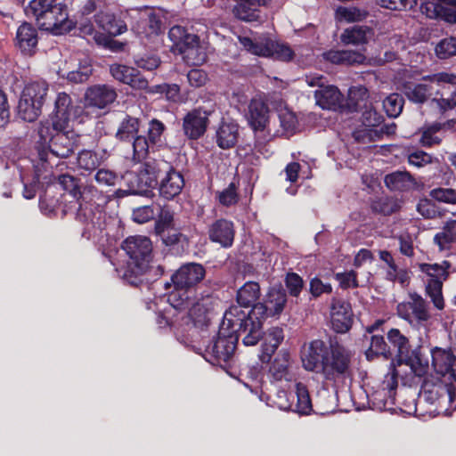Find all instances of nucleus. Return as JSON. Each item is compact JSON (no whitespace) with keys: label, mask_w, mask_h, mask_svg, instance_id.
Listing matches in <instances>:
<instances>
[{"label":"nucleus","mask_w":456,"mask_h":456,"mask_svg":"<svg viewBox=\"0 0 456 456\" xmlns=\"http://www.w3.org/2000/svg\"><path fill=\"white\" fill-rule=\"evenodd\" d=\"M245 317L246 312L239 306H230L225 311L217 338L206 347L208 361L221 364L232 357L239 337L250 331Z\"/></svg>","instance_id":"f257e3e1"},{"label":"nucleus","mask_w":456,"mask_h":456,"mask_svg":"<svg viewBox=\"0 0 456 456\" xmlns=\"http://www.w3.org/2000/svg\"><path fill=\"white\" fill-rule=\"evenodd\" d=\"M25 12L36 20L41 29L54 35L67 33L73 28L67 6L56 3V0H32L25 8Z\"/></svg>","instance_id":"f03ea898"},{"label":"nucleus","mask_w":456,"mask_h":456,"mask_svg":"<svg viewBox=\"0 0 456 456\" xmlns=\"http://www.w3.org/2000/svg\"><path fill=\"white\" fill-rule=\"evenodd\" d=\"M287 302L284 290L272 288L265 304H256L250 312L246 313L245 322L250 327V331L242 338L245 346H255L262 337L263 322L268 315H280Z\"/></svg>","instance_id":"7ed1b4c3"},{"label":"nucleus","mask_w":456,"mask_h":456,"mask_svg":"<svg viewBox=\"0 0 456 456\" xmlns=\"http://www.w3.org/2000/svg\"><path fill=\"white\" fill-rule=\"evenodd\" d=\"M38 135V156L42 161H47L49 154L68 158L73 152L77 142L73 131L55 128L49 120L40 123Z\"/></svg>","instance_id":"20e7f679"},{"label":"nucleus","mask_w":456,"mask_h":456,"mask_svg":"<svg viewBox=\"0 0 456 456\" xmlns=\"http://www.w3.org/2000/svg\"><path fill=\"white\" fill-rule=\"evenodd\" d=\"M455 381L440 378L427 379L421 387L420 400L433 406L429 410L430 415H451L456 409V386Z\"/></svg>","instance_id":"39448f33"},{"label":"nucleus","mask_w":456,"mask_h":456,"mask_svg":"<svg viewBox=\"0 0 456 456\" xmlns=\"http://www.w3.org/2000/svg\"><path fill=\"white\" fill-rule=\"evenodd\" d=\"M204 267L196 263L182 265L171 277L174 290L168 297L170 305L175 309L189 306V293L205 277Z\"/></svg>","instance_id":"423d86ee"},{"label":"nucleus","mask_w":456,"mask_h":456,"mask_svg":"<svg viewBox=\"0 0 456 456\" xmlns=\"http://www.w3.org/2000/svg\"><path fill=\"white\" fill-rule=\"evenodd\" d=\"M422 80L427 83L406 82L402 85V91L411 102L423 103L433 94H442L443 89L456 86V74L443 71L425 76Z\"/></svg>","instance_id":"0eeeda50"},{"label":"nucleus","mask_w":456,"mask_h":456,"mask_svg":"<svg viewBox=\"0 0 456 456\" xmlns=\"http://www.w3.org/2000/svg\"><path fill=\"white\" fill-rule=\"evenodd\" d=\"M122 248L129 256L127 270L122 274L123 278L134 284L136 281L132 276L136 278L148 268L152 250L151 241L145 236H130L124 240Z\"/></svg>","instance_id":"6e6552de"},{"label":"nucleus","mask_w":456,"mask_h":456,"mask_svg":"<svg viewBox=\"0 0 456 456\" xmlns=\"http://www.w3.org/2000/svg\"><path fill=\"white\" fill-rule=\"evenodd\" d=\"M239 41L248 52L257 56L281 61H290L295 56L294 50L288 44L273 40L268 37H261L254 40L248 37H240Z\"/></svg>","instance_id":"1a4fd4ad"},{"label":"nucleus","mask_w":456,"mask_h":456,"mask_svg":"<svg viewBox=\"0 0 456 456\" xmlns=\"http://www.w3.org/2000/svg\"><path fill=\"white\" fill-rule=\"evenodd\" d=\"M48 92V84L36 81L25 86L18 104V114L25 121L33 122L41 113Z\"/></svg>","instance_id":"9d476101"},{"label":"nucleus","mask_w":456,"mask_h":456,"mask_svg":"<svg viewBox=\"0 0 456 456\" xmlns=\"http://www.w3.org/2000/svg\"><path fill=\"white\" fill-rule=\"evenodd\" d=\"M419 270L425 273L426 294L429 297L434 306L438 310L444 308L443 297V283L448 277L450 264L444 261L442 264H420Z\"/></svg>","instance_id":"9b49d317"},{"label":"nucleus","mask_w":456,"mask_h":456,"mask_svg":"<svg viewBox=\"0 0 456 456\" xmlns=\"http://www.w3.org/2000/svg\"><path fill=\"white\" fill-rule=\"evenodd\" d=\"M350 362L351 354L347 349L338 345L330 346L318 375L326 381L336 382L348 373Z\"/></svg>","instance_id":"f8f14e48"},{"label":"nucleus","mask_w":456,"mask_h":456,"mask_svg":"<svg viewBox=\"0 0 456 456\" xmlns=\"http://www.w3.org/2000/svg\"><path fill=\"white\" fill-rule=\"evenodd\" d=\"M396 311L400 318L416 328H426L431 318L428 304L417 293H410L409 301L398 304Z\"/></svg>","instance_id":"ddd939ff"},{"label":"nucleus","mask_w":456,"mask_h":456,"mask_svg":"<svg viewBox=\"0 0 456 456\" xmlns=\"http://www.w3.org/2000/svg\"><path fill=\"white\" fill-rule=\"evenodd\" d=\"M397 379L395 370L393 368L384 378L382 383L369 395V401L373 409L378 411H389L395 403Z\"/></svg>","instance_id":"4468645a"},{"label":"nucleus","mask_w":456,"mask_h":456,"mask_svg":"<svg viewBox=\"0 0 456 456\" xmlns=\"http://www.w3.org/2000/svg\"><path fill=\"white\" fill-rule=\"evenodd\" d=\"M324 341L315 339L305 345L301 352V362L304 369L307 371L319 373L325 358L328 357L329 350Z\"/></svg>","instance_id":"2eb2a0df"},{"label":"nucleus","mask_w":456,"mask_h":456,"mask_svg":"<svg viewBox=\"0 0 456 456\" xmlns=\"http://www.w3.org/2000/svg\"><path fill=\"white\" fill-rule=\"evenodd\" d=\"M420 9L428 18L456 24V0H427Z\"/></svg>","instance_id":"dca6fc26"},{"label":"nucleus","mask_w":456,"mask_h":456,"mask_svg":"<svg viewBox=\"0 0 456 456\" xmlns=\"http://www.w3.org/2000/svg\"><path fill=\"white\" fill-rule=\"evenodd\" d=\"M212 110L199 107L183 118V129L190 139H198L205 133Z\"/></svg>","instance_id":"f3484780"},{"label":"nucleus","mask_w":456,"mask_h":456,"mask_svg":"<svg viewBox=\"0 0 456 456\" xmlns=\"http://www.w3.org/2000/svg\"><path fill=\"white\" fill-rule=\"evenodd\" d=\"M431 357L432 367L440 379L456 381V357L449 350L435 347Z\"/></svg>","instance_id":"a211bd4d"},{"label":"nucleus","mask_w":456,"mask_h":456,"mask_svg":"<svg viewBox=\"0 0 456 456\" xmlns=\"http://www.w3.org/2000/svg\"><path fill=\"white\" fill-rule=\"evenodd\" d=\"M116 90L107 85H96L89 87L85 94L86 107L103 110L115 102Z\"/></svg>","instance_id":"6ab92c4d"},{"label":"nucleus","mask_w":456,"mask_h":456,"mask_svg":"<svg viewBox=\"0 0 456 456\" xmlns=\"http://www.w3.org/2000/svg\"><path fill=\"white\" fill-rule=\"evenodd\" d=\"M332 329L338 333L349 330L353 323V312L349 303L334 299L330 309Z\"/></svg>","instance_id":"aec40b11"},{"label":"nucleus","mask_w":456,"mask_h":456,"mask_svg":"<svg viewBox=\"0 0 456 456\" xmlns=\"http://www.w3.org/2000/svg\"><path fill=\"white\" fill-rule=\"evenodd\" d=\"M112 77L124 83L129 85L134 89H146L148 88V81L138 71L126 65L113 64L110 68Z\"/></svg>","instance_id":"412c9836"},{"label":"nucleus","mask_w":456,"mask_h":456,"mask_svg":"<svg viewBox=\"0 0 456 456\" xmlns=\"http://www.w3.org/2000/svg\"><path fill=\"white\" fill-rule=\"evenodd\" d=\"M71 98L65 93H60L55 100V113L50 121L55 128H68L69 118L74 115Z\"/></svg>","instance_id":"4be33fe9"},{"label":"nucleus","mask_w":456,"mask_h":456,"mask_svg":"<svg viewBox=\"0 0 456 456\" xmlns=\"http://www.w3.org/2000/svg\"><path fill=\"white\" fill-rule=\"evenodd\" d=\"M208 237L223 248L231 247L234 240L233 224L225 219L216 220L209 226Z\"/></svg>","instance_id":"5701e85b"},{"label":"nucleus","mask_w":456,"mask_h":456,"mask_svg":"<svg viewBox=\"0 0 456 456\" xmlns=\"http://www.w3.org/2000/svg\"><path fill=\"white\" fill-rule=\"evenodd\" d=\"M169 163L165 160H149L143 164L139 174V181L147 188H153L158 184V178L161 174L169 170Z\"/></svg>","instance_id":"b1692460"},{"label":"nucleus","mask_w":456,"mask_h":456,"mask_svg":"<svg viewBox=\"0 0 456 456\" xmlns=\"http://www.w3.org/2000/svg\"><path fill=\"white\" fill-rule=\"evenodd\" d=\"M184 186L183 175L173 169L170 166L169 170L166 172L165 177L159 183V193L167 200L174 199L179 195Z\"/></svg>","instance_id":"393cba45"},{"label":"nucleus","mask_w":456,"mask_h":456,"mask_svg":"<svg viewBox=\"0 0 456 456\" xmlns=\"http://www.w3.org/2000/svg\"><path fill=\"white\" fill-rule=\"evenodd\" d=\"M180 52L190 65H200L207 60L206 47L200 42L197 35L187 37V43L181 46Z\"/></svg>","instance_id":"a878e982"},{"label":"nucleus","mask_w":456,"mask_h":456,"mask_svg":"<svg viewBox=\"0 0 456 456\" xmlns=\"http://www.w3.org/2000/svg\"><path fill=\"white\" fill-rule=\"evenodd\" d=\"M271 377L276 381L290 382L294 379V374L290 368L289 354L286 351H281L273 362H272L269 370Z\"/></svg>","instance_id":"bb28decb"},{"label":"nucleus","mask_w":456,"mask_h":456,"mask_svg":"<svg viewBox=\"0 0 456 456\" xmlns=\"http://www.w3.org/2000/svg\"><path fill=\"white\" fill-rule=\"evenodd\" d=\"M37 45V31L31 24L24 22L16 34V45L25 54H32Z\"/></svg>","instance_id":"cd10ccee"},{"label":"nucleus","mask_w":456,"mask_h":456,"mask_svg":"<svg viewBox=\"0 0 456 456\" xmlns=\"http://www.w3.org/2000/svg\"><path fill=\"white\" fill-rule=\"evenodd\" d=\"M248 122L255 131H264L268 123V108L260 98H253L248 106Z\"/></svg>","instance_id":"c85d7f7f"},{"label":"nucleus","mask_w":456,"mask_h":456,"mask_svg":"<svg viewBox=\"0 0 456 456\" xmlns=\"http://www.w3.org/2000/svg\"><path fill=\"white\" fill-rule=\"evenodd\" d=\"M284 339V332L282 328L272 327L270 328L264 336V342L262 345V354H260V360L263 362H269L271 356L277 350L281 343Z\"/></svg>","instance_id":"c756f323"},{"label":"nucleus","mask_w":456,"mask_h":456,"mask_svg":"<svg viewBox=\"0 0 456 456\" xmlns=\"http://www.w3.org/2000/svg\"><path fill=\"white\" fill-rule=\"evenodd\" d=\"M312 410L313 404L306 387L300 382L297 383L294 392L291 393V411L307 415Z\"/></svg>","instance_id":"7c9ffc66"},{"label":"nucleus","mask_w":456,"mask_h":456,"mask_svg":"<svg viewBox=\"0 0 456 456\" xmlns=\"http://www.w3.org/2000/svg\"><path fill=\"white\" fill-rule=\"evenodd\" d=\"M316 103L322 109H332L340 104L342 94L334 86H324L314 93Z\"/></svg>","instance_id":"2f4dec72"},{"label":"nucleus","mask_w":456,"mask_h":456,"mask_svg":"<svg viewBox=\"0 0 456 456\" xmlns=\"http://www.w3.org/2000/svg\"><path fill=\"white\" fill-rule=\"evenodd\" d=\"M96 23L110 36H118L126 31V25L117 20L112 14L105 13L102 11L95 15Z\"/></svg>","instance_id":"473e14b6"},{"label":"nucleus","mask_w":456,"mask_h":456,"mask_svg":"<svg viewBox=\"0 0 456 456\" xmlns=\"http://www.w3.org/2000/svg\"><path fill=\"white\" fill-rule=\"evenodd\" d=\"M238 126L233 122H223L216 131V142L220 148L229 149L235 145Z\"/></svg>","instance_id":"72a5a7b5"},{"label":"nucleus","mask_w":456,"mask_h":456,"mask_svg":"<svg viewBox=\"0 0 456 456\" xmlns=\"http://www.w3.org/2000/svg\"><path fill=\"white\" fill-rule=\"evenodd\" d=\"M385 183L392 191H403L411 189L415 182L408 172L396 171L386 175Z\"/></svg>","instance_id":"f704fd0d"},{"label":"nucleus","mask_w":456,"mask_h":456,"mask_svg":"<svg viewBox=\"0 0 456 456\" xmlns=\"http://www.w3.org/2000/svg\"><path fill=\"white\" fill-rule=\"evenodd\" d=\"M260 297V287L258 283L254 281L246 282L237 292V302L239 307L242 310V307L248 308L253 306Z\"/></svg>","instance_id":"c9c22d12"},{"label":"nucleus","mask_w":456,"mask_h":456,"mask_svg":"<svg viewBox=\"0 0 456 456\" xmlns=\"http://www.w3.org/2000/svg\"><path fill=\"white\" fill-rule=\"evenodd\" d=\"M370 29L363 26H354L344 30L340 40L345 45H362L368 42Z\"/></svg>","instance_id":"e433bc0d"},{"label":"nucleus","mask_w":456,"mask_h":456,"mask_svg":"<svg viewBox=\"0 0 456 456\" xmlns=\"http://www.w3.org/2000/svg\"><path fill=\"white\" fill-rule=\"evenodd\" d=\"M235 1L237 4L233 7V13L238 19L245 21H255L259 19V13L256 9V5H259V3L256 4V0Z\"/></svg>","instance_id":"4c0bfd02"},{"label":"nucleus","mask_w":456,"mask_h":456,"mask_svg":"<svg viewBox=\"0 0 456 456\" xmlns=\"http://www.w3.org/2000/svg\"><path fill=\"white\" fill-rule=\"evenodd\" d=\"M208 301L209 299H203L200 302H197L191 306V301L189 306L190 316L192 319L194 324L199 327L208 326L210 321V312L208 309Z\"/></svg>","instance_id":"58836bf2"},{"label":"nucleus","mask_w":456,"mask_h":456,"mask_svg":"<svg viewBox=\"0 0 456 456\" xmlns=\"http://www.w3.org/2000/svg\"><path fill=\"white\" fill-rule=\"evenodd\" d=\"M435 243L440 251L448 248L449 245L456 241V221L451 220L445 224L441 232L434 237Z\"/></svg>","instance_id":"ea45409f"},{"label":"nucleus","mask_w":456,"mask_h":456,"mask_svg":"<svg viewBox=\"0 0 456 456\" xmlns=\"http://www.w3.org/2000/svg\"><path fill=\"white\" fill-rule=\"evenodd\" d=\"M139 131V119L127 116L120 123L116 137L120 141H129L137 135Z\"/></svg>","instance_id":"a19ab883"},{"label":"nucleus","mask_w":456,"mask_h":456,"mask_svg":"<svg viewBox=\"0 0 456 456\" xmlns=\"http://www.w3.org/2000/svg\"><path fill=\"white\" fill-rule=\"evenodd\" d=\"M165 131V125L158 120L151 119L148 127V141L151 143V149L161 147L164 144L163 134Z\"/></svg>","instance_id":"79ce46f5"},{"label":"nucleus","mask_w":456,"mask_h":456,"mask_svg":"<svg viewBox=\"0 0 456 456\" xmlns=\"http://www.w3.org/2000/svg\"><path fill=\"white\" fill-rule=\"evenodd\" d=\"M443 137L444 134L440 132V126L434 123L423 128L419 142L425 147H431L439 144Z\"/></svg>","instance_id":"37998d69"},{"label":"nucleus","mask_w":456,"mask_h":456,"mask_svg":"<svg viewBox=\"0 0 456 456\" xmlns=\"http://www.w3.org/2000/svg\"><path fill=\"white\" fill-rule=\"evenodd\" d=\"M367 12L356 7H338L336 17L339 21L356 22L362 20Z\"/></svg>","instance_id":"c03bdc74"},{"label":"nucleus","mask_w":456,"mask_h":456,"mask_svg":"<svg viewBox=\"0 0 456 456\" xmlns=\"http://www.w3.org/2000/svg\"><path fill=\"white\" fill-rule=\"evenodd\" d=\"M403 98L398 94H391L383 102V107L390 118L398 117L403 108Z\"/></svg>","instance_id":"a18cd8bd"},{"label":"nucleus","mask_w":456,"mask_h":456,"mask_svg":"<svg viewBox=\"0 0 456 456\" xmlns=\"http://www.w3.org/2000/svg\"><path fill=\"white\" fill-rule=\"evenodd\" d=\"M160 205L142 206L133 210V220L138 224H144L153 219L159 211Z\"/></svg>","instance_id":"49530a36"},{"label":"nucleus","mask_w":456,"mask_h":456,"mask_svg":"<svg viewBox=\"0 0 456 456\" xmlns=\"http://www.w3.org/2000/svg\"><path fill=\"white\" fill-rule=\"evenodd\" d=\"M378 355H382L387 359L390 356V353L384 338L382 336L373 335L370 339V348L366 352V356L368 359H370Z\"/></svg>","instance_id":"de8ad7c7"},{"label":"nucleus","mask_w":456,"mask_h":456,"mask_svg":"<svg viewBox=\"0 0 456 456\" xmlns=\"http://www.w3.org/2000/svg\"><path fill=\"white\" fill-rule=\"evenodd\" d=\"M281 126L288 134H294L298 126L296 114L288 109L281 110L279 112Z\"/></svg>","instance_id":"09e8293b"},{"label":"nucleus","mask_w":456,"mask_h":456,"mask_svg":"<svg viewBox=\"0 0 456 456\" xmlns=\"http://www.w3.org/2000/svg\"><path fill=\"white\" fill-rule=\"evenodd\" d=\"M149 92L152 94H165L167 99L174 102H177L181 100L180 87L175 84L154 86L149 89Z\"/></svg>","instance_id":"8fccbe9b"},{"label":"nucleus","mask_w":456,"mask_h":456,"mask_svg":"<svg viewBox=\"0 0 456 456\" xmlns=\"http://www.w3.org/2000/svg\"><path fill=\"white\" fill-rule=\"evenodd\" d=\"M59 183L62 189L68 191L76 200H79L82 197L80 186L73 176L69 175H62L59 177Z\"/></svg>","instance_id":"3c124183"},{"label":"nucleus","mask_w":456,"mask_h":456,"mask_svg":"<svg viewBox=\"0 0 456 456\" xmlns=\"http://www.w3.org/2000/svg\"><path fill=\"white\" fill-rule=\"evenodd\" d=\"M92 67L88 61L80 63L76 70H72L67 74V79L73 83L86 82L92 75Z\"/></svg>","instance_id":"603ef678"},{"label":"nucleus","mask_w":456,"mask_h":456,"mask_svg":"<svg viewBox=\"0 0 456 456\" xmlns=\"http://www.w3.org/2000/svg\"><path fill=\"white\" fill-rule=\"evenodd\" d=\"M436 53L440 59L456 55V38L449 37L441 40L436 46Z\"/></svg>","instance_id":"864d4df0"},{"label":"nucleus","mask_w":456,"mask_h":456,"mask_svg":"<svg viewBox=\"0 0 456 456\" xmlns=\"http://www.w3.org/2000/svg\"><path fill=\"white\" fill-rule=\"evenodd\" d=\"M216 194L219 203L225 207L235 205L239 200L237 187L233 183H231L228 187L218 191Z\"/></svg>","instance_id":"5fc2aeb1"},{"label":"nucleus","mask_w":456,"mask_h":456,"mask_svg":"<svg viewBox=\"0 0 456 456\" xmlns=\"http://www.w3.org/2000/svg\"><path fill=\"white\" fill-rule=\"evenodd\" d=\"M133 139L134 159L141 160L147 156L151 149V143L144 136L135 135Z\"/></svg>","instance_id":"6e6d98bb"},{"label":"nucleus","mask_w":456,"mask_h":456,"mask_svg":"<svg viewBox=\"0 0 456 456\" xmlns=\"http://www.w3.org/2000/svg\"><path fill=\"white\" fill-rule=\"evenodd\" d=\"M77 164L79 167L85 170H94L100 165V161L95 153L90 151H83L77 157Z\"/></svg>","instance_id":"4d7b16f0"},{"label":"nucleus","mask_w":456,"mask_h":456,"mask_svg":"<svg viewBox=\"0 0 456 456\" xmlns=\"http://www.w3.org/2000/svg\"><path fill=\"white\" fill-rule=\"evenodd\" d=\"M430 196L441 202L456 204V191L448 188H436L430 191Z\"/></svg>","instance_id":"13d9d810"},{"label":"nucleus","mask_w":456,"mask_h":456,"mask_svg":"<svg viewBox=\"0 0 456 456\" xmlns=\"http://www.w3.org/2000/svg\"><path fill=\"white\" fill-rule=\"evenodd\" d=\"M194 34H189L186 30L181 26H174L169 29L168 37L170 40L179 49L181 46H183L187 43L188 37H193Z\"/></svg>","instance_id":"bf43d9fd"},{"label":"nucleus","mask_w":456,"mask_h":456,"mask_svg":"<svg viewBox=\"0 0 456 456\" xmlns=\"http://www.w3.org/2000/svg\"><path fill=\"white\" fill-rule=\"evenodd\" d=\"M387 338L397 348L399 354H403L407 351L408 339L399 330H390L387 333Z\"/></svg>","instance_id":"052dcab7"},{"label":"nucleus","mask_w":456,"mask_h":456,"mask_svg":"<svg viewBox=\"0 0 456 456\" xmlns=\"http://www.w3.org/2000/svg\"><path fill=\"white\" fill-rule=\"evenodd\" d=\"M382 116L371 107H367L362 115V122L366 127H374L382 122Z\"/></svg>","instance_id":"680f3d73"},{"label":"nucleus","mask_w":456,"mask_h":456,"mask_svg":"<svg viewBox=\"0 0 456 456\" xmlns=\"http://www.w3.org/2000/svg\"><path fill=\"white\" fill-rule=\"evenodd\" d=\"M432 156L423 151H417L408 156L409 164L417 167H425L426 165L432 163Z\"/></svg>","instance_id":"e2e57ef3"},{"label":"nucleus","mask_w":456,"mask_h":456,"mask_svg":"<svg viewBox=\"0 0 456 456\" xmlns=\"http://www.w3.org/2000/svg\"><path fill=\"white\" fill-rule=\"evenodd\" d=\"M336 280L343 289L356 288L359 286L356 273L354 271L336 273Z\"/></svg>","instance_id":"0e129e2a"},{"label":"nucleus","mask_w":456,"mask_h":456,"mask_svg":"<svg viewBox=\"0 0 456 456\" xmlns=\"http://www.w3.org/2000/svg\"><path fill=\"white\" fill-rule=\"evenodd\" d=\"M159 219L156 222L155 230L157 233L161 234L165 232L166 228L169 226L173 221V215L168 209L161 207V210L157 213Z\"/></svg>","instance_id":"69168bd1"},{"label":"nucleus","mask_w":456,"mask_h":456,"mask_svg":"<svg viewBox=\"0 0 456 456\" xmlns=\"http://www.w3.org/2000/svg\"><path fill=\"white\" fill-rule=\"evenodd\" d=\"M118 178L117 174L109 169L102 168L95 174V180L101 185L113 186L116 184Z\"/></svg>","instance_id":"338daca9"},{"label":"nucleus","mask_w":456,"mask_h":456,"mask_svg":"<svg viewBox=\"0 0 456 456\" xmlns=\"http://www.w3.org/2000/svg\"><path fill=\"white\" fill-rule=\"evenodd\" d=\"M286 286L293 297H297L303 287V280L296 273H289L286 277Z\"/></svg>","instance_id":"774afa93"}]
</instances>
